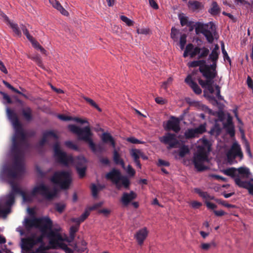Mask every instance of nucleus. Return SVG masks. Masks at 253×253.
I'll return each instance as SVG.
<instances>
[{"instance_id": "1", "label": "nucleus", "mask_w": 253, "mask_h": 253, "mask_svg": "<svg viewBox=\"0 0 253 253\" xmlns=\"http://www.w3.org/2000/svg\"><path fill=\"white\" fill-rule=\"evenodd\" d=\"M54 157L58 162L62 165L68 166L76 165L78 173L81 178L85 175L86 161L83 157H80L76 159L70 155H67L60 149L58 142L55 143L53 147Z\"/></svg>"}, {"instance_id": "2", "label": "nucleus", "mask_w": 253, "mask_h": 253, "mask_svg": "<svg viewBox=\"0 0 253 253\" xmlns=\"http://www.w3.org/2000/svg\"><path fill=\"white\" fill-rule=\"evenodd\" d=\"M201 142L202 145L198 146L197 152L193 158L194 166L198 171H202L208 169L205 163L209 162L207 152L210 150V143L207 139L203 138Z\"/></svg>"}, {"instance_id": "3", "label": "nucleus", "mask_w": 253, "mask_h": 253, "mask_svg": "<svg viewBox=\"0 0 253 253\" xmlns=\"http://www.w3.org/2000/svg\"><path fill=\"white\" fill-rule=\"evenodd\" d=\"M68 128L72 132L77 135L79 140H84L87 142L93 152L96 151V146L91 138L93 134L89 126H87L84 128H81L75 125H69Z\"/></svg>"}, {"instance_id": "4", "label": "nucleus", "mask_w": 253, "mask_h": 253, "mask_svg": "<svg viewBox=\"0 0 253 253\" xmlns=\"http://www.w3.org/2000/svg\"><path fill=\"white\" fill-rule=\"evenodd\" d=\"M57 193L56 189L50 190L47 186L42 183L35 186L30 195L23 192H21V196L24 201L29 202L32 200V197L38 193L40 194L46 199L51 200L56 196Z\"/></svg>"}, {"instance_id": "5", "label": "nucleus", "mask_w": 253, "mask_h": 253, "mask_svg": "<svg viewBox=\"0 0 253 253\" xmlns=\"http://www.w3.org/2000/svg\"><path fill=\"white\" fill-rule=\"evenodd\" d=\"M8 118L11 120L15 129V134L13 138V145L15 147L16 141H20L22 144L26 143V135L19 122L16 113L11 109L7 108L6 110Z\"/></svg>"}, {"instance_id": "6", "label": "nucleus", "mask_w": 253, "mask_h": 253, "mask_svg": "<svg viewBox=\"0 0 253 253\" xmlns=\"http://www.w3.org/2000/svg\"><path fill=\"white\" fill-rule=\"evenodd\" d=\"M50 180L61 189H67L69 188L72 182L71 174L69 171H57L54 173Z\"/></svg>"}, {"instance_id": "7", "label": "nucleus", "mask_w": 253, "mask_h": 253, "mask_svg": "<svg viewBox=\"0 0 253 253\" xmlns=\"http://www.w3.org/2000/svg\"><path fill=\"white\" fill-rule=\"evenodd\" d=\"M106 178L115 184L118 189H120L122 187L128 188L130 185L128 178L126 176H123L120 170L115 169H113L107 173Z\"/></svg>"}, {"instance_id": "8", "label": "nucleus", "mask_w": 253, "mask_h": 253, "mask_svg": "<svg viewBox=\"0 0 253 253\" xmlns=\"http://www.w3.org/2000/svg\"><path fill=\"white\" fill-rule=\"evenodd\" d=\"M196 34H203L206 38L209 43H212L214 40L213 35L215 29L214 25L211 22L204 24L197 22L194 25Z\"/></svg>"}, {"instance_id": "9", "label": "nucleus", "mask_w": 253, "mask_h": 253, "mask_svg": "<svg viewBox=\"0 0 253 253\" xmlns=\"http://www.w3.org/2000/svg\"><path fill=\"white\" fill-rule=\"evenodd\" d=\"M23 154L20 152L14 156V166L8 171V177L15 179L18 178L24 171Z\"/></svg>"}, {"instance_id": "10", "label": "nucleus", "mask_w": 253, "mask_h": 253, "mask_svg": "<svg viewBox=\"0 0 253 253\" xmlns=\"http://www.w3.org/2000/svg\"><path fill=\"white\" fill-rule=\"evenodd\" d=\"M226 157L228 162L231 164H236L238 159L239 161L243 160L244 155L240 145L236 142L232 145L231 148L226 152Z\"/></svg>"}, {"instance_id": "11", "label": "nucleus", "mask_w": 253, "mask_h": 253, "mask_svg": "<svg viewBox=\"0 0 253 253\" xmlns=\"http://www.w3.org/2000/svg\"><path fill=\"white\" fill-rule=\"evenodd\" d=\"M222 172L224 174L234 178L235 181L236 178H239L242 180L240 177L248 178L251 174L249 169L246 167H240L238 169L231 168L223 169L222 170Z\"/></svg>"}, {"instance_id": "12", "label": "nucleus", "mask_w": 253, "mask_h": 253, "mask_svg": "<svg viewBox=\"0 0 253 253\" xmlns=\"http://www.w3.org/2000/svg\"><path fill=\"white\" fill-rule=\"evenodd\" d=\"M159 140L163 143L168 145L169 149L176 148L179 144V141L175 134L167 133L164 136L159 138Z\"/></svg>"}, {"instance_id": "13", "label": "nucleus", "mask_w": 253, "mask_h": 253, "mask_svg": "<svg viewBox=\"0 0 253 253\" xmlns=\"http://www.w3.org/2000/svg\"><path fill=\"white\" fill-rule=\"evenodd\" d=\"M189 67H199V71L202 73L203 77L211 76L209 74L208 70V64L205 60L199 59L198 60L193 61L188 63L187 64Z\"/></svg>"}, {"instance_id": "14", "label": "nucleus", "mask_w": 253, "mask_h": 253, "mask_svg": "<svg viewBox=\"0 0 253 253\" xmlns=\"http://www.w3.org/2000/svg\"><path fill=\"white\" fill-rule=\"evenodd\" d=\"M206 131V125L202 124L195 128H190L186 130L184 133V136L186 139H190L199 137Z\"/></svg>"}, {"instance_id": "15", "label": "nucleus", "mask_w": 253, "mask_h": 253, "mask_svg": "<svg viewBox=\"0 0 253 253\" xmlns=\"http://www.w3.org/2000/svg\"><path fill=\"white\" fill-rule=\"evenodd\" d=\"M220 53L211 51L209 54L208 60L210 61L212 64L211 65L208 64V69L209 71V74L211 76H213L215 73H217L216 68L217 66V62L219 57Z\"/></svg>"}, {"instance_id": "16", "label": "nucleus", "mask_w": 253, "mask_h": 253, "mask_svg": "<svg viewBox=\"0 0 253 253\" xmlns=\"http://www.w3.org/2000/svg\"><path fill=\"white\" fill-rule=\"evenodd\" d=\"M58 139V136L54 131L49 130L45 131L43 133V136L39 142L40 146L45 144H49L52 142L56 141Z\"/></svg>"}, {"instance_id": "17", "label": "nucleus", "mask_w": 253, "mask_h": 253, "mask_svg": "<svg viewBox=\"0 0 253 253\" xmlns=\"http://www.w3.org/2000/svg\"><path fill=\"white\" fill-rule=\"evenodd\" d=\"M164 128L166 130H171L175 133L178 132L180 130L179 120L177 118L171 117L170 120L167 121Z\"/></svg>"}, {"instance_id": "18", "label": "nucleus", "mask_w": 253, "mask_h": 253, "mask_svg": "<svg viewBox=\"0 0 253 253\" xmlns=\"http://www.w3.org/2000/svg\"><path fill=\"white\" fill-rule=\"evenodd\" d=\"M216 75L217 73H215L213 76L204 77L206 79V81H203L200 78L198 79L199 83L203 87H207L211 93H213L214 90L213 86V79L215 78Z\"/></svg>"}, {"instance_id": "19", "label": "nucleus", "mask_w": 253, "mask_h": 253, "mask_svg": "<svg viewBox=\"0 0 253 253\" xmlns=\"http://www.w3.org/2000/svg\"><path fill=\"white\" fill-rule=\"evenodd\" d=\"M209 49L206 47L200 48L198 46L194 47V50L191 53V58H194L198 55L199 59L205 58L209 54Z\"/></svg>"}, {"instance_id": "20", "label": "nucleus", "mask_w": 253, "mask_h": 253, "mask_svg": "<svg viewBox=\"0 0 253 253\" xmlns=\"http://www.w3.org/2000/svg\"><path fill=\"white\" fill-rule=\"evenodd\" d=\"M136 197V193L133 191H131L129 193H123L120 201L124 206L126 207Z\"/></svg>"}, {"instance_id": "21", "label": "nucleus", "mask_w": 253, "mask_h": 253, "mask_svg": "<svg viewBox=\"0 0 253 253\" xmlns=\"http://www.w3.org/2000/svg\"><path fill=\"white\" fill-rule=\"evenodd\" d=\"M148 234V231L146 227L138 230L134 235V238L136 239L138 245L141 246Z\"/></svg>"}, {"instance_id": "22", "label": "nucleus", "mask_w": 253, "mask_h": 253, "mask_svg": "<svg viewBox=\"0 0 253 253\" xmlns=\"http://www.w3.org/2000/svg\"><path fill=\"white\" fill-rule=\"evenodd\" d=\"M22 248L26 251L31 250L36 245L34 237L23 238L21 240Z\"/></svg>"}, {"instance_id": "23", "label": "nucleus", "mask_w": 253, "mask_h": 253, "mask_svg": "<svg viewBox=\"0 0 253 253\" xmlns=\"http://www.w3.org/2000/svg\"><path fill=\"white\" fill-rule=\"evenodd\" d=\"M235 183L240 187L247 189L249 193L253 195V182L241 180L239 178H236Z\"/></svg>"}, {"instance_id": "24", "label": "nucleus", "mask_w": 253, "mask_h": 253, "mask_svg": "<svg viewBox=\"0 0 253 253\" xmlns=\"http://www.w3.org/2000/svg\"><path fill=\"white\" fill-rule=\"evenodd\" d=\"M185 82L191 87L196 94H200L202 93V89L193 80L191 75H189L186 77L185 79Z\"/></svg>"}, {"instance_id": "25", "label": "nucleus", "mask_w": 253, "mask_h": 253, "mask_svg": "<svg viewBox=\"0 0 253 253\" xmlns=\"http://www.w3.org/2000/svg\"><path fill=\"white\" fill-rule=\"evenodd\" d=\"M130 153V155L133 159L137 167L140 169L141 168V166L139 161V159L140 157V156H142L141 151L140 150L134 149H132Z\"/></svg>"}, {"instance_id": "26", "label": "nucleus", "mask_w": 253, "mask_h": 253, "mask_svg": "<svg viewBox=\"0 0 253 253\" xmlns=\"http://www.w3.org/2000/svg\"><path fill=\"white\" fill-rule=\"evenodd\" d=\"M188 6L192 11L201 10L204 8L203 3L197 0H189L188 2Z\"/></svg>"}, {"instance_id": "27", "label": "nucleus", "mask_w": 253, "mask_h": 253, "mask_svg": "<svg viewBox=\"0 0 253 253\" xmlns=\"http://www.w3.org/2000/svg\"><path fill=\"white\" fill-rule=\"evenodd\" d=\"M49 2L52 5V6L59 11L61 13L65 16L68 15V11L65 10L60 4V3L56 0H49Z\"/></svg>"}, {"instance_id": "28", "label": "nucleus", "mask_w": 253, "mask_h": 253, "mask_svg": "<svg viewBox=\"0 0 253 253\" xmlns=\"http://www.w3.org/2000/svg\"><path fill=\"white\" fill-rule=\"evenodd\" d=\"M25 227L27 229H30L32 227L38 228V218H27L25 219Z\"/></svg>"}, {"instance_id": "29", "label": "nucleus", "mask_w": 253, "mask_h": 253, "mask_svg": "<svg viewBox=\"0 0 253 253\" xmlns=\"http://www.w3.org/2000/svg\"><path fill=\"white\" fill-rule=\"evenodd\" d=\"M113 160L116 164L120 165L124 169H126L123 160L121 158L120 154L116 150L113 152Z\"/></svg>"}, {"instance_id": "30", "label": "nucleus", "mask_w": 253, "mask_h": 253, "mask_svg": "<svg viewBox=\"0 0 253 253\" xmlns=\"http://www.w3.org/2000/svg\"><path fill=\"white\" fill-rule=\"evenodd\" d=\"M102 140L104 143H109L110 142L111 145L114 148L115 147V141L112 137V136L110 135V134L108 133H103L101 136Z\"/></svg>"}, {"instance_id": "31", "label": "nucleus", "mask_w": 253, "mask_h": 253, "mask_svg": "<svg viewBox=\"0 0 253 253\" xmlns=\"http://www.w3.org/2000/svg\"><path fill=\"white\" fill-rule=\"evenodd\" d=\"M22 114L27 121H30L32 119V110L30 107L24 108L22 110Z\"/></svg>"}, {"instance_id": "32", "label": "nucleus", "mask_w": 253, "mask_h": 253, "mask_svg": "<svg viewBox=\"0 0 253 253\" xmlns=\"http://www.w3.org/2000/svg\"><path fill=\"white\" fill-rule=\"evenodd\" d=\"M29 41L31 42L33 46L37 49L40 50L43 54H46V51L39 44V43L33 38H31Z\"/></svg>"}, {"instance_id": "33", "label": "nucleus", "mask_w": 253, "mask_h": 253, "mask_svg": "<svg viewBox=\"0 0 253 253\" xmlns=\"http://www.w3.org/2000/svg\"><path fill=\"white\" fill-rule=\"evenodd\" d=\"M194 50V45L192 43L188 44L185 48L183 53V56L186 57L188 55H189L191 57V53Z\"/></svg>"}, {"instance_id": "34", "label": "nucleus", "mask_w": 253, "mask_h": 253, "mask_svg": "<svg viewBox=\"0 0 253 253\" xmlns=\"http://www.w3.org/2000/svg\"><path fill=\"white\" fill-rule=\"evenodd\" d=\"M209 12L212 15H216L220 12V8L216 2H212V7L209 10Z\"/></svg>"}, {"instance_id": "35", "label": "nucleus", "mask_w": 253, "mask_h": 253, "mask_svg": "<svg viewBox=\"0 0 253 253\" xmlns=\"http://www.w3.org/2000/svg\"><path fill=\"white\" fill-rule=\"evenodd\" d=\"M228 125L225 127L227 128V132L230 134V135L232 137L235 135V130L234 128V126L233 124L231 123V120L228 119Z\"/></svg>"}, {"instance_id": "36", "label": "nucleus", "mask_w": 253, "mask_h": 253, "mask_svg": "<svg viewBox=\"0 0 253 253\" xmlns=\"http://www.w3.org/2000/svg\"><path fill=\"white\" fill-rule=\"evenodd\" d=\"M242 132L243 133L242 138L244 139V144H245V147L246 149V151L248 155H249V156L250 158H252V153H251V149H250V144H249V142H248V141L245 139V136L243 131H242Z\"/></svg>"}, {"instance_id": "37", "label": "nucleus", "mask_w": 253, "mask_h": 253, "mask_svg": "<svg viewBox=\"0 0 253 253\" xmlns=\"http://www.w3.org/2000/svg\"><path fill=\"white\" fill-rule=\"evenodd\" d=\"M14 203V195L12 192H10L6 197L5 204L7 206H11Z\"/></svg>"}, {"instance_id": "38", "label": "nucleus", "mask_w": 253, "mask_h": 253, "mask_svg": "<svg viewBox=\"0 0 253 253\" xmlns=\"http://www.w3.org/2000/svg\"><path fill=\"white\" fill-rule=\"evenodd\" d=\"M189 153V149L188 146L183 145L180 148L179 155L180 157L182 158Z\"/></svg>"}, {"instance_id": "39", "label": "nucleus", "mask_w": 253, "mask_h": 253, "mask_svg": "<svg viewBox=\"0 0 253 253\" xmlns=\"http://www.w3.org/2000/svg\"><path fill=\"white\" fill-rule=\"evenodd\" d=\"M83 98L91 106L96 108L98 111H102L100 107H99L97 104L92 99L86 97H84Z\"/></svg>"}, {"instance_id": "40", "label": "nucleus", "mask_w": 253, "mask_h": 253, "mask_svg": "<svg viewBox=\"0 0 253 253\" xmlns=\"http://www.w3.org/2000/svg\"><path fill=\"white\" fill-rule=\"evenodd\" d=\"M9 184H10L12 188L11 192H12L14 195L16 193H20L21 195V192H23V191H21L20 190L18 186L13 182L9 181Z\"/></svg>"}, {"instance_id": "41", "label": "nucleus", "mask_w": 253, "mask_h": 253, "mask_svg": "<svg viewBox=\"0 0 253 253\" xmlns=\"http://www.w3.org/2000/svg\"><path fill=\"white\" fill-rule=\"evenodd\" d=\"M8 23L9 24L11 28L12 29L13 31L14 32V33L17 36H20L21 32L18 28L17 24L10 22H9Z\"/></svg>"}, {"instance_id": "42", "label": "nucleus", "mask_w": 253, "mask_h": 253, "mask_svg": "<svg viewBox=\"0 0 253 253\" xmlns=\"http://www.w3.org/2000/svg\"><path fill=\"white\" fill-rule=\"evenodd\" d=\"M120 18L128 26H131L133 25L134 22L125 16L122 15Z\"/></svg>"}, {"instance_id": "43", "label": "nucleus", "mask_w": 253, "mask_h": 253, "mask_svg": "<svg viewBox=\"0 0 253 253\" xmlns=\"http://www.w3.org/2000/svg\"><path fill=\"white\" fill-rule=\"evenodd\" d=\"M186 42V36L185 34H183L181 36L180 39V48L182 50L184 49L185 45Z\"/></svg>"}, {"instance_id": "44", "label": "nucleus", "mask_w": 253, "mask_h": 253, "mask_svg": "<svg viewBox=\"0 0 253 253\" xmlns=\"http://www.w3.org/2000/svg\"><path fill=\"white\" fill-rule=\"evenodd\" d=\"M65 205L62 203H57L55 204L56 210L59 213H62L65 208Z\"/></svg>"}, {"instance_id": "45", "label": "nucleus", "mask_w": 253, "mask_h": 253, "mask_svg": "<svg viewBox=\"0 0 253 253\" xmlns=\"http://www.w3.org/2000/svg\"><path fill=\"white\" fill-rule=\"evenodd\" d=\"M20 28H21V30H22L23 34L26 36V37L28 40L30 39H31V38L33 37L32 36L30 35L27 28L26 27V26L25 25H21L20 26Z\"/></svg>"}, {"instance_id": "46", "label": "nucleus", "mask_w": 253, "mask_h": 253, "mask_svg": "<svg viewBox=\"0 0 253 253\" xmlns=\"http://www.w3.org/2000/svg\"><path fill=\"white\" fill-rule=\"evenodd\" d=\"M215 89L216 90V96L219 100H223V97L220 95V87L219 85L215 84Z\"/></svg>"}, {"instance_id": "47", "label": "nucleus", "mask_w": 253, "mask_h": 253, "mask_svg": "<svg viewBox=\"0 0 253 253\" xmlns=\"http://www.w3.org/2000/svg\"><path fill=\"white\" fill-rule=\"evenodd\" d=\"M91 190L92 196L95 198L97 196L98 189L94 184H91Z\"/></svg>"}, {"instance_id": "48", "label": "nucleus", "mask_w": 253, "mask_h": 253, "mask_svg": "<svg viewBox=\"0 0 253 253\" xmlns=\"http://www.w3.org/2000/svg\"><path fill=\"white\" fill-rule=\"evenodd\" d=\"M3 84H5V85L6 87H7L8 88L10 89L11 90H12L14 92H16L17 93L20 94H22V93L20 91H19L18 90H17L15 88H14L13 86H12L8 83H7V82H6L5 81H3Z\"/></svg>"}, {"instance_id": "49", "label": "nucleus", "mask_w": 253, "mask_h": 253, "mask_svg": "<svg viewBox=\"0 0 253 253\" xmlns=\"http://www.w3.org/2000/svg\"><path fill=\"white\" fill-rule=\"evenodd\" d=\"M221 50H222V52L223 55V57H224V60L226 59L228 61H230V59L229 56L228 55V54H227L226 51L225 49L224 44L223 42H222V43H221Z\"/></svg>"}, {"instance_id": "50", "label": "nucleus", "mask_w": 253, "mask_h": 253, "mask_svg": "<svg viewBox=\"0 0 253 253\" xmlns=\"http://www.w3.org/2000/svg\"><path fill=\"white\" fill-rule=\"evenodd\" d=\"M90 214V210H86L81 215L80 221L83 222L89 215Z\"/></svg>"}, {"instance_id": "51", "label": "nucleus", "mask_w": 253, "mask_h": 253, "mask_svg": "<svg viewBox=\"0 0 253 253\" xmlns=\"http://www.w3.org/2000/svg\"><path fill=\"white\" fill-rule=\"evenodd\" d=\"M126 171L129 175L131 176H134L135 173L134 169L132 168V167L130 165H128L127 166V168L126 169Z\"/></svg>"}, {"instance_id": "52", "label": "nucleus", "mask_w": 253, "mask_h": 253, "mask_svg": "<svg viewBox=\"0 0 253 253\" xmlns=\"http://www.w3.org/2000/svg\"><path fill=\"white\" fill-rule=\"evenodd\" d=\"M79 226H71L70 229V235L73 238L74 237L75 233L78 230Z\"/></svg>"}, {"instance_id": "53", "label": "nucleus", "mask_w": 253, "mask_h": 253, "mask_svg": "<svg viewBox=\"0 0 253 253\" xmlns=\"http://www.w3.org/2000/svg\"><path fill=\"white\" fill-rule=\"evenodd\" d=\"M202 203L201 202L193 201L191 202L190 205L193 209H198L202 206Z\"/></svg>"}, {"instance_id": "54", "label": "nucleus", "mask_w": 253, "mask_h": 253, "mask_svg": "<svg viewBox=\"0 0 253 253\" xmlns=\"http://www.w3.org/2000/svg\"><path fill=\"white\" fill-rule=\"evenodd\" d=\"M65 144L66 146H67L68 147H69L71 149H74V150L78 149V147L75 144H74L72 141H66Z\"/></svg>"}, {"instance_id": "55", "label": "nucleus", "mask_w": 253, "mask_h": 253, "mask_svg": "<svg viewBox=\"0 0 253 253\" xmlns=\"http://www.w3.org/2000/svg\"><path fill=\"white\" fill-rule=\"evenodd\" d=\"M179 32L176 29L172 28L171 31V38L174 40L177 39V36L178 35Z\"/></svg>"}, {"instance_id": "56", "label": "nucleus", "mask_w": 253, "mask_h": 253, "mask_svg": "<svg viewBox=\"0 0 253 253\" xmlns=\"http://www.w3.org/2000/svg\"><path fill=\"white\" fill-rule=\"evenodd\" d=\"M172 79L171 78H169L167 81L166 82H164L162 85V87L164 89H167V87H168V85L169 84H171V83L172 82Z\"/></svg>"}, {"instance_id": "57", "label": "nucleus", "mask_w": 253, "mask_h": 253, "mask_svg": "<svg viewBox=\"0 0 253 253\" xmlns=\"http://www.w3.org/2000/svg\"><path fill=\"white\" fill-rule=\"evenodd\" d=\"M150 5L154 9H158L159 6L155 0H149Z\"/></svg>"}, {"instance_id": "58", "label": "nucleus", "mask_w": 253, "mask_h": 253, "mask_svg": "<svg viewBox=\"0 0 253 253\" xmlns=\"http://www.w3.org/2000/svg\"><path fill=\"white\" fill-rule=\"evenodd\" d=\"M211 247V244L209 243H202L201 245V248L204 251H208Z\"/></svg>"}, {"instance_id": "59", "label": "nucleus", "mask_w": 253, "mask_h": 253, "mask_svg": "<svg viewBox=\"0 0 253 253\" xmlns=\"http://www.w3.org/2000/svg\"><path fill=\"white\" fill-rule=\"evenodd\" d=\"M32 59L37 63V64L39 66L42 67V63L41 59L40 57L36 56L34 57H33Z\"/></svg>"}, {"instance_id": "60", "label": "nucleus", "mask_w": 253, "mask_h": 253, "mask_svg": "<svg viewBox=\"0 0 253 253\" xmlns=\"http://www.w3.org/2000/svg\"><path fill=\"white\" fill-rule=\"evenodd\" d=\"M58 118L62 121H72V117L66 116L63 115H59L58 116Z\"/></svg>"}, {"instance_id": "61", "label": "nucleus", "mask_w": 253, "mask_h": 253, "mask_svg": "<svg viewBox=\"0 0 253 253\" xmlns=\"http://www.w3.org/2000/svg\"><path fill=\"white\" fill-rule=\"evenodd\" d=\"M155 101L159 104H164L167 102V101L163 98L158 97L155 98Z\"/></svg>"}, {"instance_id": "62", "label": "nucleus", "mask_w": 253, "mask_h": 253, "mask_svg": "<svg viewBox=\"0 0 253 253\" xmlns=\"http://www.w3.org/2000/svg\"><path fill=\"white\" fill-rule=\"evenodd\" d=\"M128 142H130L133 144H138L142 143L139 140L135 138L134 137H129L127 139Z\"/></svg>"}, {"instance_id": "63", "label": "nucleus", "mask_w": 253, "mask_h": 253, "mask_svg": "<svg viewBox=\"0 0 253 253\" xmlns=\"http://www.w3.org/2000/svg\"><path fill=\"white\" fill-rule=\"evenodd\" d=\"M72 121H74L75 122H76L77 123H79L81 124H85V123H88V122L86 120H83L82 119L79 118H72Z\"/></svg>"}, {"instance_id": "64", "label": "nucleus", "mask_w": 253, "mask_h": 253, "mask_svg": "<svg viewBox=\"0 0 253 253\" xmlns=\"http://www.w3.org/2000/svg\"><path fill=\"white\" fill-rule=\"evenodd\" d=\"M158 165L159 166H169V162H168L167 161H164V160H163L161 159H159L158 160Z\"/></svg>"}]
</instances>
